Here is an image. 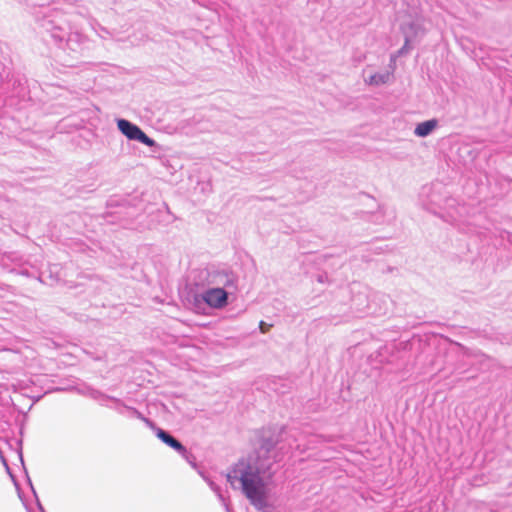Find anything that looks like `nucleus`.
<instances>
[{"instance_id":"obj_1","label":"nucleus","mask_w":512,"mask_h":512,"mask_svg":"<svg viewBox=\"0 0 512 512\" xmlns=\"http://www.w3.org/2000/svg\"><path fill=\"white\" fill-rule=\"evenodd\" d=\"M275 446L276 441L272 438L263 439L254 453L239 459L226 475L233 488H236L237 482L240 484L245 497L260 511L270 507L268 482L273 476L271 469L276 462Z\"/></svg>"},{"instance_id":"obj_2","label":"nucleus","mask_w":512,"mask_h":512,"mask_svg":"<svg viewBox=\"0 0 512 512\" xmlns=\"http://www.w3.org/2000/svg\"><path fill=\"white\" fill-rule=\"evenodd\" d=\"M40 27L59 45L69 34L65 17L58 11H52L49 15H45L43 19L40 20Z\"/></svg>"},{"instance_id":"obj_3","label":"nucleus","mask_w":512,"mask_h":512,"mask_svg":"<svg viewBox=\"0 0 512 512\" xmlns=\"http://www.w3.org/2000/svg\"><path fill=\"white\" fill-rule=\"evenodd\" d=\"M117 127L129 140L138 141L148 147L157 145L156 141L147 136L139 126L126 119H118Z\"/></svg>"},{"instance_id":"obj_4","label":"nucleus","mask_w":512,"mask_h":512,"mask_svg":"<svg viewBox=\"0 0 512 512\" xmlns=\"http://www.w3.org/2000/svg\"><path fill=\"white\" fill-rule=\"evenodd\" d=\"M200 278H205L207 280L208 285H212L214 287H231L235 284V279L232 274L226 271H217V270H202L199 273Z\"/></svg>"},{"instance_id":"obj_5","label":"nucleus","mask_w":512,"mask_h":512,"mask_svg":"<svg viewBox=\"0 0 512 512\" xmlns=\"http://www.w3.org/2000/svg\"><path fill=\"white\" fill-rule=\"evenodd\" d=\"M202 300L212 308H222L227 305L228 293L222 287H211L201 295Z\"/></svg>"},{"instance_id":"obj_6","label":"nucleus","mask_w":512,"mask_h":512,"mask_svg":"<svg viewBox=\"0 0 512 512\" xmlns=\"http://www.w3.org/2000/svg\"><path fill=\"white\" fill-rule=\"evenodd\" d=\"M155 431L156 436L164 442L166 445L177 451L179 454L185 456L187 453V449L182 445L180 441H178L175 437H173L169 432L159 428L156 426V429H152Z\"/></svg>"},{"instance_id":"obj_7","label":"nucleus","mask_w":512,"mask_h":512,"mask_svg":"<svg viewBox=\"0 0 512 512\" xmlns=\"http://www.w3.org/2000/svg\"><path fill=\"white\" fill-rule=\"evenodd\" d=\"M111 399L117 404L116 410L120 414H125V412H127L129 417H135L137 419H140L150 429H156L155 423L153 421H151L150 419L146 418L145 416H143V414L141 412H139L136 408L124 405L119 399H114V398H111Z\"/></svg>"},{"instance_id":"obj_8","label":"nucleus","mask_w":512,"mask_h":512,"mask_svg":"<svg viewBox=\"0 0 512 512\" xmlns=\"http://www.w3.org/2000/svg\"><path fill=\"white\" fill-rule=\"evenodd\" d=\"M437 125L438 121L436 119L421 122L416 126L414 134L418 137H427L433 132Z\"/></svg>"},{"instance_id":"obj_9","label":"nucleus","mask_w":512,"mask_h":512,"mask_svg":"<svg viewBox=\"0 0 512 512\" xmlns=\"http://www.w3.org/2000/svg\"><path fill=\"white\" fill-rule=\"evenodd\" d=\"M404 28L408 32V34L411 36V40L420 34H423V21L420 18H416L414 21H411L409 23H405L402 25L401 29L404 32Z\"/></svg>"},{"instance_id":"obj_10","label":"nucleus","mask_w":512,"mask_h":512,"mask_svg":"<svg viewBox=\"0 0 512 512\" xmlns=\"http://www.w3.org/2000/svg\"><path fill=\"white\" fill-rule=\"evenodd\" d=\"M392 73L389 71L375 73L366 80L369 85L379 86L389 82Z\"/></svg>"},{"instance_id":"obj_11","label":"nucleus","mask_w":512,"mask_h":512,"mask_svg":"<svg viewBox=\"0 0 512 512\" xmlns=\"http://www.w3.org/2000/svg\"><path fill=\"white\" fill-rule=\"evenodd\" d=\"M207 482H208L209 487L216 493V495L218 496L219 500L222 502V504L225 507L226 511L230 512L228 503L226 502L223 494L221 493L220 487L217 484H215L213 481H211V480H207Z\"/></svg>"},{"instance_id":"obj_12","label":"nucleus","mask_w":512,"mask_h":512,"mask_svg":"<svg viewBox=\"0 0 512 512\" xmlns=\"http://www.w3.org/2000/svg\"><path fill=\"white\" fill-rule=\"evenodd\" d=\"M404 35H405V43L401 47V49L398 50L397 56H401V55L405 54L410 49L409 44L412 40H411V36L408 34V32L406 31L405 28H404Z\"/></svg>"},{"instance_id":"obj_13","label":"nucleus","mask_w":512,"mask_h":512,"mask_svg":"<svg viewBox=\"0 0 512 512\" xmlns=\"http://www.w3.org/2000/svg\"><path fill=\"white\" fill-rule=\"evenodd\" d=\"M270 327H271V325L265 323L264 321H261L260 324H259V328H260L262 333H266L269 330Z\"/></svg>"},{"instance_id":"obj_14","label":"nucleus","mask_w":512,"mask_h":512,"mask_svg":"<svg viewBox=\"0 0 512 512\" xmlns=\"http://www.w3.org/2000/svg\"><path fill=\"white\" fill-rule=\"evenodd\" d=\"M30 485H32V484L30 483ZM31 489H32V491H33V493H34V495H35V497H36V501H37L38 508L40 509V511H41V512H45V511H44V509H43V506L41 505V503H40V501H39V499H38V497H37L36 491H35V489L33 488V486H31Z\"/></svg>"},{"instance_id":"obj_15","label":"nucleus","mask_w":512,"mask_h":512,"mask_svg":"<svg viewBox=\"0 0 512 512\" xmlns=\"http://www.w3.org/2000/svg\"><path fill=\"white\" fill-rule=\"evenodd\" d=\"M395 59H396V56H395V55H392V56H391V63H394V62H395Z\"/></svg>"},{"instance_id":"obj_16","label":"nucleus","mask_w":512,"mask_h":512,"mask_svg":"<svg viewBox=\"0 0 512 512\" xmlns=\"http://www.w3.org/2000/svg\"><path fill=\"white\" fill-rule=\"evenodd\" d=\"M1 459H2L3 463H4L5 465H7V464H6V460L3 458V456H1Z\"/></svg>"}]
</instances>
